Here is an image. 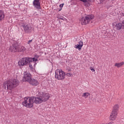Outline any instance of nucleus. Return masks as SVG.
I'll list each match as a JSON object with an SVG mask.
<instances>
[{
  "mask_svg": "<svg viewBox=\"0 0 124 124\" xmlns=\"http://www.w3.org/2000/svg\"><path fill=\"white\" fill-rule=\"evenodd\" d=\"M114 27L115 28H116V30H120L122 29V27H123V24H122V23H117L114 26Z\"/></svg>",
  "mask_w": 124,
  "mask_h": 124,
  "instance_id": "nucleus-13",
  "label": "nucleus"
},
{
  "mask_svg": "<svg viewBox=\"0 0 124 124\" xmlns=\"http://www.w3.org/2000/svg\"><path fill=\"white\" fill-rule=\"evenodd\" d=\"M55 78L58 80H63L65 78V73L62 69H57L55 71Z\"/></svg>",
  "mask_w": 124,
  "mask_h": 124,
  "instance_id": "nucleus-4",
  "label": "nucleus"
},
{
  "mask_svg": "<svg viewBox=\"0 0 124 124\" xmlns=\"http://www.w3.org/2000/svg\"><path fill=\"white\" fill-rule=\"evenodd\" d=\"M66 70L67 71V72H70V71H71V69H70L69 67H67Z\"/></svg>",
  "mask_w": 124,
  "mask_h": 124,
  "instance_id": "nucleus-20",
  "label": "nucleus"
},
{
  "mask_svg": "<svg viewBox=\"0 0 124 124\" xmlns=\"http://www.w3.org/2000/svg\"><path fill=\"white\" fill-rule=\"evenodd\" d=\"M124 62H121L119 63H116L115 64V66H117V67H121L122 65H124Z\"/></svg>",
  "mask_w": 124,
  "mask_h": 124,
  "instance_id": "nucleus-15",
  "label": "nucleus"
},
{
  "mask_svg": "<svg viewBox=\"0 0 124 124\" xmlns=\"http://www.w3.org/2000/svg\"><path fill=\"white\" fill-rule=\"evenodd\" d=\"M90 69L92 71V72H94V71H95V70H94V69L92 67L90 68Z\"/></svg>",
  "mask_w": 124,
  "mask_h": 124,
  "instance_id": "nucleus-22",
  "label": "nucleus"
},
{
  "mask_svg": "<svg viewBox=\"0 0 124 124\" xmlns=\"http://www.w3.org/2000/svg\"><path fill=\"white\" fill-rule=\"evenodd\" d=\"M89 95H90V93H85L83 94L82 96L83 97H85V98H87V97H88V96H89Z\"/></svg>",
  "mask_w": 124,
  "mask_h": 124,
  "instance_id": "nucleus-17",
  "label": "nucleus"
},
{
  "mask_svg": "<svg viewBox=\"0 0 124 124\" xmlns=\"http://www.w3.org/2000/svg\"><path fill=\"white\" fill-rule=\"evenodd\" d=\"M19 85V80L16 79H10L3 83V88L7 90H12L13 88Z\"/></svg>",
  "mask_w": 124,
  "mask_h": 124,
  "instance_id": "nucleus-3",
  "label": "nucleus"
},
{
  "mask_svg": "<svg viewBox=\"0 0 124 124\" xmlns=\"http://www.w3.org/2000/svg\"><path fill=\"white\" fill-rule=\"evenodd\" d=\"M78 45H80V46L83 47V41H80L78 42Z\"/></svg>",
  "mask_w": 124,
  "mask_h": 124,
  "instance_id": "nucleus-19",
  "label": "nucleus"
},
{
  "mask_svg": "<svg viewBox=\"0 0 124 124\" xmlns=\"http://www.w3.org/2000/svg\"><path fill=\"white\" fill-rule=\"evenodd\" d=\"M9 50L11 52H14L20 51V50L18 49V43L16 42H14V44L10 46Z\"/></svg>",
  "mask_w": 124,
  "mask_h": 124,
  "instance_id": "nucleus-7",
  "label": "nucleus"
},
{
  "mask_svg": "<svg viewBox=\"0 0 124 124\" xmlns=\"http://www.w3.org/2000/svg\"><path fill=\"white\" fill-rule=\"evenodd\" d=\"M118 109H119V105H115L113 107V109L109 117L110 121H115V120H116V118H117V116L118 115Z\"/></svg>",
  "mask_w": 124,
  "mask_h": 124,
  "instance_id": "nucleus-5",
  "label": "nucleus"
},
{
  "mask_svg": "<svg viewBox=\"0 0 124 124\" xmlns=\"http://www.w3.org/2000/svg\"><path fill=\"white\" fill-rule=\"evenodd\" d=\"M49 98H50L49 94L41 92L38 93V97H25L22 104L27 108H32L33 102L36 104H40L43 102L47 101Z\"/></svg>",
  "mask_w": 124,
  "mask_h": 124,
  "instance_id": "nucleus-1",
  "label": "nucleus"
},
{
  "mask_svg": "<svg viewBox=\"0 0 124 124\" xmlns=\"http://www.w3.org/2000/svg\"><path fill=\"white\" fill-rule=\"evenodd\" d=\"M29 67L30 68V69H31V71H34V69L33 68V67H32V64L30 63L29 64Z\"/></svg>",
  "mask_w": 124,
  "mask_h": 124,
  "instance_id": "nucleus-18",
  "label": "nucleus"
},
{
  "mask_svg": "<svg viewBox=\"0 0 124 124\" xmlns=\"http://www.w3.org/2000/svg\"><path fill=\"white\" fill-rule=\"evenodd\" d=\"M67 76H69V77H71L72 76V74L68 73H67Z\"/></svg>",
  "mask_w": 124,
  "mask_h": 124,
  "instance_id": "nucleus-23",
  "label": "nucleus"
},
{
  "mask_svg": "<svg viewBox=\"0 0 124 124\" xmlns=\"http://www.w3.org/2000/svg\"><path fill=\"white\" fill-rule=\"evenodd\" d=\"M58 19H60L61 20H63V17L60 16V15L57 16Z\"/></svg>",
  "mask_w": 124,
  "mask_h": 124,
  "instance_id": "nucleus-21",
  "label": "nucleus"
},
{
  "mask_svg": "<svg viewBox=\"0 0 124 124\" xmlns=\"http://www.w3.org/2000/svg\"><path fill=\"white\" fill-rule=\"evenodd\" d=\"M39 58V56L35 55L34 58L25 57L21 58L18 62V66L20 67V68H23V66L27 65L28 63H31V62H37Z\"/></svg>",
  "mask_w": 124,
  "mask_h": 124,
  "instance_id": "nucleus-2",
  "label": "nucleus"
},
{
  "mask_svg": "<svg viewBox=\"0 0 124 124\" xmlns=\"http://www.w3.org/2000/svg\"><path fill=\"white\" fill-rule=\"evenodd\" d=\"M89 1H92V0H86V1L83 2H88Z\"/></svg>",
  "mask_w": 124,
  "mask_h": 124,
  "instance_id": "nucleus-26",
  "label": "nucleus"
},
{
  "mask_svg": "<svg viewBox=\"0 0 124 124\" xmlns=\"http://www.w3.org/2000/svg\"><path fill=\"white\" fill-rule=\"evenodd\" d=\"M82 46H80V45H75V48H76V49H78V50H80V49H82Z\"/></svg>",
  "mask_w": 124,
  "mask_h": 124,
  "instance_id": "nucleus-16",
  "label": "nucleus"
},
{
  "mask_svg": "<svg viewBox=\"0 0 124 124\" xmlns=\"http://www.w3.org/2000/svg\"><path fill=\"white\" fill-rule=\"evenodd\" d=\"M4 12L2 10H0V21H2L5 17Z\"/></svg>",
  "mask_w": 124,
  "mask_h": 124,
  "instance_id": "nucleus-12",
  "label": "nucleus"
},
{
  "mask_svg": "<svg viewBox=\"0 0 124 124\" xmlns=\"http://www.w3.org/2000/svg\"><path fill=\"white\" fill-rule=\"evenodd\" d=\"M93 15H90L87 16L85 17H82L80 19V22L81 23V25H87L90 23L91 20L93 19Z\"/></svg>",
  "mask_w": 124,
  "mask_h": 124,
  "instance_id": "nucleus-6",
  "label": "nucleus"
},
{
  "mask_svg": "<svg viewBox=\"0 0 124 124\" xmlns=\"http://www.w3.org/2000/svg\"><path fill=\"white\" fill-rule=\"evenodd\" d=\"M81 0V1H82V2H85V1H86V0Z\"/></svg>",
  "mask_w": 124,
  "mask_h": 124,
  "instance_id": "nucleus-28",
  "label": "nucleus"
},
{
  "mask_svg": "<svg viewBox=\"0 0 124 124\" xmlns=\"http://www.w3.org/2000/svg\"><path fill=\"white\" fill-rule=\"evenodd\" d=\"M40 0H34L33 1V5L36 9H41L40 7Z\"/></svg>",
  "mask_w": 124,
  "mask_h": 124,
  "instance_id": "nucleus-10",
  "label": "nucleus"
},
{
  "mask_svg": "<svg viewBox=\"0 0 124 124\" xmlns=\"http://www.w3.org/2000/svg\"><path fill=\"white\" fill-rule=\"evenodd\" d=\"M17 49H18V50H19L17 52H22V51H25V50H26V48H25V47H24L23 46H19V45L18 44H17Z\"/></svg>",
  "mask_w": 124,
  "mask_h": 124,
  "instance_id": "nucleus-14",
  "label": "nucleus"
},
{
  "mask_svg": "<svg viewBox=\"0 0 124 124\" xmlns=\"http://www.w3.org/2000/svg\"><path fill=\"white\" fill-rule=\"evenodd\" d=\"M34 66H35V65H36V63H35V62H34Z\"/></svg>",
  "mask_w": 124,
  "mask_h": 124,
  "instance_id": "nucleus-29",
  "label": "nucleus"
},
{
  "mask_svg": "<svg viewBox=\"0 0 124 124\" xmlns=\"http://www.w3.org/2000/svg\"><path fill=\"white\" fill-rule=\"evenodd\" d=\"M31 42H32V40H30L28 41V44L30 45L31 44Z\"/></svg>",
  "mask_w": 124,
  "mask_h": 124,
  "instance_id": "nucleus-24",
  "label": "nucleus"
},
{
  "mask_svg": "<svg viewBox=\"0 0 124 124\" xmlns=\"http://www.w3.org/2000/svg\"><path fill=\"white\" fill-rule=\"evenodd\" d=\"M29 82L30 84H31V85H32V86H37V85L39 84V82H38L36 79L32 78H31Z\"/></svg>",
  "mask_w": 124,
  "mask_h": 124,
  "instance_id": "nucleus-11",
  "label": "nucleus"
},
{
  "mask_svg": "<svg viewBox=\"0 0 124 124\" xmlns=\"http://www.w3.org/2000/svg\"><path fill=\"white\" fill-rule=\"evenodd\" d=\"M22 27H23L25 32L26 33H30L31 32V27L30 24H26L25 23H22L21 25Z\"/></svg>",
  "mask_w": 124,
  "mask_h": 124,
  "instance_id": "nucleus-8",
  "label": "nucleus"
},
{
  "mask_svg": "<svg viewBox=\"0 0 124 124\" xmlns=\"http://www.w3.org/2000/svg\"><path fill=\"white\" fill-rule=\"evenodd\" d=\"M64 4H63V3L61 4L60 5V7H61V8H62V7H63Z\"/></svg>",
  "mask_w": 124,
  "mask_h": 124,
  "instance_id": "nucleus-25",
  "label": "nucleus"
},
{
  "mask_svg": "<svg viewBox=\"0 0 124 124\" xmlns=\"http://www.w3.org/2000/svg\"><path fill=\"white\" fill-rule=\"evenodd\" d=\"M113 124V122H109V123H108V124Z\"/></svg>",
  "mask_w": 124,
  "mask_h": 124,
  "instance_id": "nucleus-27",
  "label": "nucleus"
},
{
  "mask_svg": "<svg viewBox=\"0 0 124 124\" xmlns=\"http://www.w3.org/2000/svg\"><path fill=\"white\" fill-rule=\"evenodd\" d=\"M31 79V75L29 73L27 72H24V77L23 81L25 82H30V80Z\"/></svg>",
  "mask_w": 124,
  "mask_h": 124,
  "instance_id": "nucleus-9",
  "label": "nucleus"
}]
</instances>
